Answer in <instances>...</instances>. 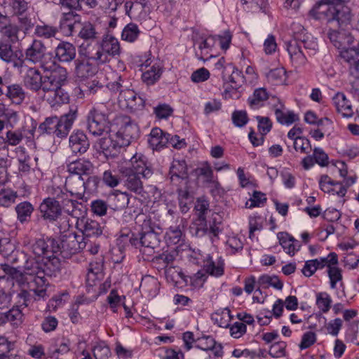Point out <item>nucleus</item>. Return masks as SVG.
Here are the masks:
<instances>
[{
  "label": "nucleus",
  "instance_id": "obj_61",
  "mask_svg": "<svg viewBox=\"0 0 359 359\" xmlns=\"http://www.w3.org/2000/svg\"><path fill=\"white\" fill-rule=\"evenodd\" d=\"M51 104L50 106H60L62 103H67L69 100V95L68 92L65 90H58L54 87L53 91V96L50 97Z\"/></svg>",
  "mask_w": 359,
  "mask_h": 359
},
{
  "label": "nucleus",
  "instance_id": "obj_43",
  "mask_svg": "<svg viewBox=\"0 0 359 359\" xmlns=\"http://www.w3.org/2000/svg\"><path fill=\"white\" fill-rule=\"evenodd\" d=\"M227 69L231 70V73L229 76L226 74H224V78L229 81L231 88L236 90V89L241 88L243 85L245 77L243 76V72L239 71L238 68H236L234 65H228Z\"/></svg>",
  "mask_w": 359,
  "mask_h": 359
},
{
  "label": "nucleus",
  "instance_id": "obj_64",
  "mask_svg": "<svg viewBox=\"0 0 359 359\" xmlns=\"http://www.w3.org/2000/svg\"><path fill=\"white\" fill-rule=\"evenodd\" d=\"M327 275L330 278V285L332 288L337 287V282L341 280L343 278L341 269L337 265H330V269L327 271Z\"/></svg>",
  "mask_w": 359,
  "mask_h": 359
},
{
  "label": "nucleus",
  "instance_id": "obj_7",
  "mask_svg": "<svg viewBox=\"0 0 359 359\" xmlns=\"http://www.w3.org/2000/svg\"><path fill=\"white\" fill-rule=\"evenodd\" d=\"M121 53V46L117 37L113 35H104L98 43V48L95 52L88 50L85 55L88 58L94 60L97 64H104L109 61L111 57L119 55Z\"/></svg>",
  "mask_w": 359,
  "mask_h": 359
},
{
  "label": "nucleus",
  "instance_id": "obj_32",
  "mask_svg": "<svg viewBox=\"0 0 359 359\" xmlns=\"http://www.w3.org/2000/svg\"><path fill=\"white\" fill-rule=\"evenodd\" d=\"M198 341L196 347L201 348V350H205V351L211 350L215 356H222L224 354L222 344H218L212 336H203L198 339Z\"/></svg>",
  "mask_w": 359,
  "mask_h": 359
},
{
  "label": "nucleus",
  "instance_id": "obj_41",
  "mask_svg": "<svg viewBox=\"0 0 359 359\" xmlns=\"http://www.w3.org/2000/svg\"><path fill=\"white\" fill-rule=\"evenodd\" d=\"M269 98V92L266 88H256L252 94L249 96L248 102L252 109H259V107L263 106L264 102Z\"/></svg>",
  "mask_w": 359,
  "mask_h": 359
},
{
  "label": "nucleus",
  "instance_id": "obj_30",
  "mask_svg": "<svg viewBox=\"0 0 359 359\" xmlns=\"http://www.w3.org/2000/svg\"><path fill=\"white\" fill-rule=\"evenodd\" d=\"M5 96L8 100L12 102V103L20 104V103L25 101L27 92L21 84H18V83L9 84V83H7L6 89L5 90Z\"/></svg>",
  "mask_w": 359,
  "mask_h": 359
},
{
  "label": "nucleus",
  "instance_id": "obj_33",
  "mask_svg": "<svg viewBox=\"0 0 359 359\" xmlns=\"http://www.w3.org/2000/svg\"><path fill=\"white\" fill-rule=\"evenodd\" d=\"M186 222L184 219H181L180 223L174 226H170L165 235V241L168 245H177L182 241H184V233L183 232L184 224Z\"/></svg>",
  "mask_w": 359,
  "mask_h": 359
},
{
  "label": "nucleus",
  "instance_id": "obj_9",
  "mask_svg": "<svg viewBox=\"0 0 359 359\" xmlns=\"http://www.w3.org/2000/svg\"><path fill=\"white\" fill-rule=\"evenodd\" d=\"M100 182V179L97 176H89L85 181L83 177H79L77 173H69L65 180V186L71 196L74 194L78 198H83L86 189L95 190Z\"/></svg>",
  "mask_w": 359,
  "mask_h": 359
},
{
  "label": "nucleus",
  "instance_id": "obj_31",
  "mask_svg": "<svg viewBox=\"0 0 359 359\" xmlns=\"http://www.w3.org/2000/svg\"><path fill=\"white\" fill-rule=\"evenodd\" d=\"M332 103L334 105L337 111L341 113L344 116H351L353 114V110L351 101L348 100L346 95L343 92H337L332 97Z\"/></svg>",
  "mask_w": 359,
  "mask_h": 359
},
{
  "label": "nucleus",
  "instance_id": "obj_17",
  "mask_svg": "<svg viewBox=\"0 0 359 359\" xmlns=\"http://www.w3.org/2000/svg\"><path fill=\"white\" fill-rule=\"evenodd\" d=\"M46 57V48L39 39H34L29 47L25 50V58L33 64H40L43 69H50L45 63L44 59Z\"/></svg>",
  "mask_w": 359,
  "mask_h": 359
},
{
  "label": "nucleus",
  "instance_id": "obj_57",
  "mask_svg": "<svg viewBox=\"0 0 359 359\" xmlns=\"http://www.w3.org/2000/svg\"><path fill=\"white\" fill-rule=\"evenodd\" d=\"M53 72L54 86L58 89H62V86L65 85L68 77V72L66 68L55 67L53 68Z\"/></svg>",
  "mask_w": 359,
  "mask_h": 359
},
{
  "label": "nucleus",
  "instance_id": "obj_45",
  "mask_svg": "<svg viewBox=\"0 0 359 359\" xmlns=\"http://www.w3.org/2000/svg\"><path fill=\"white\" fill-rule=\"evenodd\" d=\"M163 69L158 63L151 64L149 69L144 71L142 75V79L147 85H152L159 79Z\"/></svg>",
  "mask_w": 359,
  "mask_h": 359
},
{
  "label": "nucleus",
  "instance_id": "obj_36",
  "mask_svg": "<svg viewBox=\"0 0 359 359\" xmlns=\"http://www.w3.org/2000/svg\"><path fill=\"white\" fill-rule=\"evenodd\" d=\"M341 55L344 57L345 62L349 65L351 70L359 76V41L355 47L346 49L341 52Z\"/></svg>",
  "mask_w": 359,
  "mask_h": 359
},
{
  "label": "nucleus",
  "instance_id": "obj_25",
  "mask_svg": "<svg viewBox=\"0 0 359 359\" xmlns=\"http://www.w3.org/2000/svg\"><path fill=\"white\" fill-rule=\"evenodd\" d=\"M57 197L60 198V205L62 210L72 215L73 217H79L81 213V203H79L77 200H74L69 196L67 192H64L60 188L59 194H57Z\"/></svg>",
  "mask_w": 359,
  "mask_h": 359
},
{
  "label": "nucleus",
  "instance_id": "obj_46",
  "mask_svg": "<svg viewBox=\"0 0 359 359\" xmlns=\"http://www.w3.org/2000/svg\"><path fill=\"white\" fill-rule=\"evenodd\" d=\"M140 288L146 292L149 297H155L159 291V283L156 278L151 276H147L142 278Z\"/></svg>",
  "mask_w": 359,
  "mask_h": 359
},
{
  "label": "nucleus",
  "instance_id": "obj_55",
  "mask_svg": "<svg viewBox=\"0 0 359 359\" xmlns=\"http://www.w3.org/2000/svg\"><path fill=\"white\" fill-rule=\"evenodd\" d=\"M233 318L229 308H224L215 313V320L221 327H229Z\"/></svg>",
  "mask_w": 359,
  "mask_h": 359
},
{
  "label": "nucleus",
  "instance_id": "obj_14",
  "mask_svg": "<svg viewBox=\"0 0 359 359\" xmlns=\"http://www.w3.org/2000/svg\"><path fill=\"white\" fill-rule=\"evenodd\" d=\"M36 264L40 266V269H43V262H39V261L34 260H27L25 264V276L27 280H30L31 283L34 285L35 287H31L33 290L35 297L34 299H41V298H46L47 297V285H39L36 282V278L39 276L35 271L34 267Z\"/></svg>",
  "mask_w": 359,
  "mask_h": 359
},
{
  "label": "nucleus",
  "instance_id": "obj_24",
  "mask_svg": "<svg viewBox=\"0 0 359 359\" xmlns=\"http://www.w3.org/2000/svg\"><path fill=\"white\" fill-rule=\"evenodd\" d=\"M69 147L73 153L83 154L88 150L90 142L83 130H75L69 137Z\"/></svg>",
  "mask_w": 359,
  "mask_h": 359
},
{
  "label": "nucleus",
  "instance_id": "obj_20",
  "mask_svg": "<svg viewBox=\"0 0 359 359\" xmlns=\"http://www.w3.org/2000/svg\"><path fill=\"white\" fill-rule=\"evenodd\" d=\"M78 114L77 107H71L64 115L56 117V136L63 138L68 135Z\"/></svg>",
  "mask_w": 359,
  "mask_h": 359
},
{
  "label": "nucleus",
  "instance_id": "obj_63",
  "mask_svg": "<svg viewBox=\"0 0 359 359\" xmlns=\"http://www.w3.org/2000/svg\"><path fill=\"white\" fill-rule=\"evenodd\" d=\"M256 118L258 122V129L261 137H263L264 140V135L271 130L273 123L270 117H266V116H257Z\"/></svg>",
  "mask_w": 359,
  "mask_h": 359
},
{
  "label": "nucleus",
  "instance_id": "obj_62",
  "mask_svg": "<svg viewBox=\"0 0 359 359\" xmlns=\"http://www.w3.org/2000/svg\"><path fill=\"white\" fill-rule=\"evenodd\" d=\"M96 359H107L111 355V349L105 342H98L93 348Z\"/></svg>",
  "mask_w": 359,
  "mask_h": 359
},
{
  "label": "nucleus",
  "instance_id": "obj_59",
  "mask_svg": "<svg viewBox=\"0 0 359 359\" xmlns=\"http://www.w3.org/2000/svg\"><path fill=\"white\" fill-rule=\"evenodd\" d=\"M81 236V250L86 249L90 254H97L100 249V244L96 240H91V237H86L83 232Z\"/></svg>",
  "mask_w": 359,
  "mask_h": 359
},
{
  "label": "nucleus",
  "instance_id": "obj_48",
  "mask_svg": "<svg viewBox=\"0 0 359 359\" xmlns=\"http://www.w3.org/2000/svg\"><path fill=\"white\" fill-rule=\"evenodd\" d=\"M141 31L137 24L129 22L125 25L121 34V37L128 42H135L140 37Z\"/></svg>",
  "mask_w": 359,
  "mask_h": 359
},
{
  "label": "nucleus",
  "instance_id": "obj_44",
  "mask_svg": "<svg viewBox=\"0 0 359 359\" xmlns=\"http://www.w3.org/2000/svg\"><path fill=\"white\" fill-rule=\"evenodd\" d=\"M96 73V67L89 62L85 60H76L75 61V74L79 78L85 79L88 76H94Z\"/></svg>",
  "mask_w": 359,
  "mask_h": 359
},
{
  "label": "nucleus",
  "instance_id": "obj_29",
  "mask_svg": "<svg viewBox=\"0 0 359 359\" xmlns=\"http://www.w3.org/2000/svg\"><path fill=\"white\" fill-rule=\"evenodd\" d=\"M277 238L280 246L289 255H294L295 252L301 248L299 241L287 232H278Z\"/></svg>",
  "mask_w": 359,
  "mask_h": 359
},
{
  "label": "nucleus",
  "instance_id": "obj_27",
  "mask_svg": "<svg viewBox=\"0 0 359 359\" xmlns=\"http://www.w3.org/2000/svg\"><path fill=\"white\" fill-rule=\"evenodd\" d=\"M55 53L61 62H70L76 55V48L69 41H60L55 49Z\"/></svg>",
  "mask_w": 359,
  "mask_h": 359
},
{
  "label": "nucleus",
  "instance_id": "obj_22",
  "mask_svg": "<svg viewBox=\"0 0 359 359\" xmlns=\"http://www.w3.org/2000/svg\"><path fill=\"white\" fill-rule=\"evenodd\" d=\"M81 22V16L76 12L68 11L62 12L60 18L61 31L67 36H71L76 32V26Z\"/></svg>",
  "mask_w": 359,
  "mask_h": 359
},
{
  "label": "nucleus",
  "instance_id": "obj_26",
  "mask_svg": "<svg viewBox=\"0 0 359 359\" xmlns=\"http://www.w3.org/2000/svg\"><path fill=\"white\" fill-rule=\"evenodd\" d=\"M0 58L6 62H15L18 58L21 64L23 62L20 58L19 52L14 50L12 41L4 36L0 39Z\"/></svg>",
  "mask_w": 359,
  "mask_h": 359
},
{
  "label": "nucleus",
  "instance_id": "obj_4",
  "mask_svg": "<svg viewBox=\"0 0 359 359\" xmlns=\"http://www.w3.org/2000/svg\"><path fill=\"white\" fill-rule=\"evenodd\" d=\"M315 18H325L327 22L337 25H349L351 21V10L343 4H332L325 0H320L310 11Z\"/></svg>",
  "mask_w": 359,
  "mask_h": 359
},
{
  "label": "nucleus",
  "instance_id": "obj_54",
  "mask_svg": "<svg viewBox=\"0 0 359 359\" xmlns=\"http://www.w3.org/2000/svg\"><path fill=\"white\" fill-rule=\"evenodd\" d=\"M286 71L283 67H278V68H273L271 69L266 74V76L269 82L271 83H283L286 79Z\"/></svg>",
  "mask_w": 359,
  "mask_h": 359
},
{
  "label": "nucleus",
  "instance_id": "obj_10",
  "mask_svg": "<svg viewBox=\"0 0 359 359\" xmlns=\"http://www.w3.org/2000/svg\"><path fill=\"white\" fill-rule=\"evenodd\" d=\"M112 88L118 90V100L122 106L127 107L133 111L136 110H141L145 105V101L141 96H138L137 92L133 90L127 88L126 86L123 85V80L121 77L118 81L112 84Z\"/></svg>",
  "mask_w": 359,
  "mask_h": 359
},
{
  "label": "nucleus",
  "instance_id": "obj_37",
  "mask_svg": "<svg viewBox=\"0 0 359 359\" xmlns=\"http://www.w3.org/2000/svg\"><path fill=\"white\" fill-rule=\"evenodd\" d=\"M80 29L78 32L79 37L83 39H95L99 37L100 32L99 31L98 22H83L79 23Z\"/></svg>",
  "mask_w": 359,
  "mask_h": 359
},
{
  "label": "nucleus",
  "instance_id": "obj_49",
  "mask_svg": "<svg viewBox=\"0 0 359 359\" xmlns=\"http://www.w3.org/2000/svg\"><path fill=\"white\" fill-rule=\"evenodd\" d=\"M9 6L13 15L18 18V23H20V18L23 13H27L29 8L28 0H10Z\"/></svg>",
  "mask_w": 359,
  "mask_h": 359
},
{
  "label": "nucleus",
  "instance_id": "obj_35",
  "mask_svg": "<svg viewBox=\"0 0 359 359\" xmlns=\"http://www.w3.org/2000/svg\"><path fill=\"white\" fill-rule=\"evenodd\" d=\"M171 180H182L187 182L188 179V168L185 160H173L170 168Z\"/></svg>",
  "mask_w": 359,
  "mask_h": 359
},
{
  "label": "nucleus",
  "instance_id": "obj_19",
  "mask_svg": "<svg viewBox=\"0 0 359 359\" xmlns=\"http://www.w3.org/2000/svg\"><path fill=\"white\" fill-rule=\"evenodd\" d=\"M339 27L341 28L339 31L331 29L328 32V36L334 46L341 49L339 55L345 61L342 56V51L346 49H351V47H346V45H352L355 41V37L348 31L344 29L345 25H339Z\"/></svg>",
  "mask_w": 359,
  "mask_h": 359
},
{
  "label": "nucleus",
  "instance_id": "obj_2",
  "mask_svg": "<svg viewBox=\"0 0 359 359\" xmlns=\"http://www.w3.org/2000/svg\"><path fill=\"white\" fill-rule=\"evenodd\" d=\"M131 166L123 171L124 176V186L130 191L135 194L144 196V186L141 175L143 178L151 177L154 170L151 164L148 163L147 157L143 154H135L130 159Z\"/></svg>",
  "mask_w": 359,
  "mask_h": 359
},
{
  "label": "nucleus",
  "instance_id": "obj_5",
  "mask_svg": "<svg viewBox=\"0 0 359 359\" xmlns=\"http://www.w3.org/2000/svg\"><path fill=\"white\" fill-rule=\"evenodd\" d=\"M110 109L107 102H96L87 115V128L93 135H102L111 126Z\"/></svg>",
  "mask_w": 359,
  "mask_h": 359
},
{
  "label": "nucleus",
  "instance_id": "obj_8",
  "mask_svg": "<svg viewBox=\"0 0 359 359\" xmlns=\"http://www.w3.org/2000/svg\"><path fill=\"white\" fill-rule=\"evenodd\" d=\"M51 240L53 242L52 249H50V252L46 255V262H42L43 269H40L39 265L34 268L39 275L36 278V282L39 285H48L47 276H53L61 267V262L57 256V252L60 254V241L55 238H51Z\"/></svg>",
  "mask_w": 359,
  "mask_h": 359
},
{
  "label": "nucleus",
  "instance_id": "obj_21",
  "mask_svg": "<svg viewBox=\"0 0 359 359\" xmlns=\"http://www.w3.org/2000/svg\"><path fill=\"white\" fill-rule=\"evenodd\" d=\"M34 26L32 18L26 13H22L19 18V24L13 22V42H20Z\"/></svg>",
  "mask_w": 359,
  "mask_h": 359
},
{
  "label": "nucleus",
  "instance_id": "obj_60",
  "mask_svg": "<svg viewBox=\"0 0 359 359\" xmlns=\"http://www.w3.org/2000/svg\"><path fill=\"white\" fill-rule=\"evenodd\" d=\"M258 283L265 286V287H269V286H272L276 288L283 287V283L278 278V276H261L258 279Z\"/></svg>",
  "mask_w": 359,
  "mask_h": 359
},
{
  "label": "nucleus",
  "instance_id": "obj_40",
  "mask_svg": "<svg viewBox=\"0 0 359 359\" xmlns=\"http://www.w3.org/2000/svg\"><path fill=\"white\" fill-rule=\"evenodd\" d=\"M15 342L8 341L4 336H0V359H20L14 353Z\"/></svg>",
  "mask_w": 359,
  "mask_h": 359
},
{
  "label": "nucleus",
  "instance_id": "obj_51",
  "mask_svg": "<svg viewBox=\"0 0 359 359\" xmlns=\"http://www.w3.org/2000/svg\"><path fill=\"white\" fill-rule=\"evenodd\" d=\"M198 217V221H201L205 227H207L206 214L210 209V203L206 198H198L194 208Z\"/></svg>",
  "mask_w": 359,
  "mask_h": 359
},
{
  "label": "nucleus",
  "instance_id": "obj_39",
  "mask_svg": "<svg viewBox=\"0 0 359 359\" xmlns=\"http://www.w3.org/2000/svg\"><path fill=\"white\" fill-rule=\"evenodd\" d=\"M109 200L111 207L114 210H121V208L128 206L130 197L126 192H121V191H114L109 196Z\"/></svg>",
  "mask_w": 359,
  "mask_h": 359
},
{
  "label": "nucleus",
  "instance_id": "obj_1",
  "mask_svg": "<svg viewBox=\"0 0 359 359\" xmlns=\"http://www.w3.org/2000/svg\"><path fill=\"white\" fill-rule=\"evenodd\" d=\"M116 123L118 128L114 138L100 140V147L105 156H114L117 154L119 147L128 146L140 135V128L137 123L133 121L130 116H117Z\"/></svg>",
  "mask_w": 359,
  "mask_h": 359
},
{
  "label": "nucleus",
  "instance_id": "obj_12",
  "mask_svg": "<svg viewBox=\"0 0 359 359\" xmlns=\"http://www.w3.org/2000/svg\"><path fill=\"white\" fill-rule=\"evenodd\" d=\"M18 298L19 304L17 305V306H13L10 311L3 314V316H1L0 323H4V322L8 320L14 323V325H18V323L22 322L23 313L21 307L22 306L25 307L29 306L32 299L28 290H25V289H22V290L18 293Z\"/></svg>",
  "mask_w": 359,
  "mask_h": 359
},
{
  "label": "nucleus",
  "instance_id": "obj_34",
  "mask_svg": "<svg viewBox=\"0 0 359 359\" xmlns=\"http://www.w3.org/2000/svg\"><path fill=\"white\" fill-rule=\"evenodd\" d=\"M148 142L154 150H161L168 146L167 133H165L161 128H153L150 132Z\"/></svg>",
  "mask_w": 359,
  "mask_h": 359
},
{
  "label": "nucleus",
  "instance_id": "obj_50",
  "mask_svg": "<svg viewBox=\"0 0 359 359\" xmlns=\"http://www.w3.org/2000/svg\"><path fill=\"white\" fill-rule=\"evenodd\" d=\"M57 33V27H54V25H50V24H45V22H42V24H37L34 27V34L37 37H55Z\"/></svg>",
  "mask_w": 359,
  "mask_h": 359
},
{
  "label": "nucleus",
  "instance_id": "obj_3",
  "mask_svg": "<svg viewBox=\"0 0 359 359\" xmlns=\"http://www.w3.org/2000/svg\"><path fill=\"white\" fill-rule=\"evenodd\" d=\"M297 28L298 30L294 32L293 36L285 42V45L292 64L301 66L307 61L306 53H314L318 44L303 27L298 25Z\"/></svg>",
  "mask_w": 359,
  "mask_h": 359
},
{
  "label": "nucleus",
  "instance_id": "obj_56",
  "mask_svg": "<svg viewBox=\"0 0 359 359\" xmlns=\"http://www.w3.org/2000/svg\"><path fill=\"white\" fill-rule=\"evenodd\" d=\"M332 299L330 294L326 292H320L316 294V304H317L319 310L323 313H327L330 310Z\"/></svg>",
  "mask_w": 359,
  "mask_h": 359
},
{
  "label": "nucleus",
  "instance_id": "obj_23",
  "mask_svg": "<svg viewBox=\"0 0 359 359\" xmlns=\"http://www.w3.org/2000/svg\"><path fill=\"white\" fill-rule=\"evenodd\" d=\"M22 81L27 89L39 91L43 86V76L37 68L29 67L25 69Z\"/></svg>",
  "mask_w": 359,
  "mask_h": 359
},
{
  "label": "nucleus",
  "instance_id": "obj_16",
  "mask_svg": "<svg viewBox=\"0 0 359 359\" xmlns=\"http://www.w3.org/2000/svg\"><path fill=\"white\" fill-rule=\"evenodd\" d=\"M81 234L66 233L60 241V255L63 258H70L73 254L81 250Z\"/></svg>",
  "mask_w": 359,
  "mask_h": 359
},
{
  "label": "nucleus",
  "instance_id": "obj_15",
  "mask_svg": "<svg viewBox=\"0 0 359 359\" xmlns=\"http://www.w3.org/2000/svg\"><path fill=\"white\" fill-rule=\"evenodd\" d=\"M271 109L274 111L275 116L277 121L283 125H292L294 122H297L299 117L293 111H289L278 97L273 96L269 101Z\"/></svg>",
  "mask_w": 359,
  "mask_h": 359
},
{
  "label": "nucleus",
  "instance_id": "obj_28",
  "mask_svg": "<svg viewBox=\"0 0 359 359\" xmlns=\"http://www.w3.org/2000/svg\"><path fill=\"white\" fill-rule=\"evenodd\" d=\"M94 166L93 163L88 158H77L67 164L69 172H76L79 177L83 175H89L93 171Z\"/></svg>",
  "mask_w": 359,
  "mask_h": 359
},
{
  "label": "nucleus",
  "instance_id": "obj_58",
  "mask_svg": "<svg viewBox=\"0 0 359 359\" xmlns=\"http://www.w3.org/2000/svg\"><path fill=\"white\" fill-rule=\"evenodd\" d=\"M18 196V192L13 189H1L0 191V205L8 208L15 203Z\"/></svg>",
  "mask_w": 359,
  "mask_h": 359
},
{
  "label": "nucleus",
  "instance_id": "obj_13",
  "mask_svg": "<svg viewBox=\"0 0 359 359\" xmlns=\"http://www.w3.org/2000/svg\"><path fill=\"white\" fill-rule=\"evenodd\" d=\"M53 241L50 239V237H41V238H36L33 241H27L24 240L23 245L31 251L34 258H36V261L46 262V254L50 252Z\"/></svg>",
  "mask_w": 359,
  "mask_h": 359
},
{
  "label": "nucleus",
  "instance_id": "obj_6",
  "mask_svg": "<svg viewBox=\"0 0 359 359\" xmlns=\"http://www.w3.org/2000/svg\"><path fill=\"white\" fill-rule=\"evenodd\" d=\"M140 226L139 234L132 233L128 236L130 245L135 248H151V249L158 246L160 236L156 232V224L152 219L145 216Z\"/></svg>",
  "mask_w": 359,
  "mask_h": 359
},
{
  "label": "nucleus",
  "instance_id": "obj_42",
  "mask_svg": "<svg viewBox=\"0 0 359 359\" xmlns=\"http://www.w3.org/2000/svg\"><path fill=\"white\" fill-rule=\"evenodd\" d=\"M15 209L18 221L21 223H25L29 221L34 207L29 201H22V203H19L15 206Z\"/></svg>",
  "mask_w": 359,
  "mask_h": 359
},
{
  "label": "nucleus",
  "instance_id": "obj_11",
  "mask_svg": "<svg viewBox=\"0 0 359 359\" xmlns=\"http://www.w3.org/2000/svg\"><path fill=\"white\" fill-rule=\"evenodd\" d=\"M60 191V188H54L52 191L53 196L44 198L39 205L41 217L50 222L57 221L62 215L61 198L57 197Z\"/></svg>",
  "mask_w": 359,
  "mask_h": 359
},
{
  "label": "nucleus",
  "instance_id": "obj_38",
  "mask_svg": "<svg viewBox=\"0 0 359 359\" xmlns=\"http://www.w3.org/2000/svg\"><path fill=\"white\" fill-rule=\"evenodd\" d=\"M48 66V64H47ZM49 70L50 73L48 76H42V86L41 90L43 91V98L49 103L51 106V97H53V91L54 88V76L53 65H49Z\"/></svg>",
  "mask_w": 359,
  "mask_h": 359
},
{
  "label": "nucleus",
  "instance_id": "obj_53",
  "mask_svg": "<svg viewBox=\"0 0 359 359\" xmlns=\"http://www.w3.org/2000/svg\"><path fill=\"white\" fill-rule=\"evenodd\" d=\"M83 233L86 236L93 238V236H99L102 234L103 229L100 222L88 219L83 224Z\"/></svg>",
  "mask_w": 359,
  "mask_h": 359
},
{
  "label": "nucleus",
  "instance_id": "obj_52",
  "mask_svg": "<svg viewBox=\"0 0 359 359\" xmlns=\"http://www.w3.org/2000/svg\"><path fill=\"white\" fill-rule=\"evenodd\" d=\"M204 267L206 272L211 276H220L224 273V263L222 259H219L217 261L210 259L204 264Z\"/></svg>",
  "mask_w": 359,
  "mask_h": 359
},
{
  "label": "nucleus",
  "instance_id": "obj_18",
  "mask_svg": "<svg viewBox=\"0 0 359 359\" xmlns=\"http://www.w3.org/2000/svg\"><path fill=\"white\" fill-rule=\"evenodd\" d=\"M125 9L130 18L137 21L147 20L151 11L148 0H128L125 3Z\"/></svg>",
  "mask_w": 359,
  "mask_h": 359
},
{
  "label": "nucleus",
  "instance_id": "obj_47",
  "mask_svg": "<svg viewBox=\"0 0 359 359\" xmlns=\"http://www.w3.org/2000/svg\"><path fill=\"white\" fill-rule=\"evenodd\" d=\"M0 33L4 37L13 42V22L8 15H4L0 11Z\"/></svg>",
  "mask_w": 359,
  "mask_h": 359
}]
</instances>
